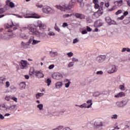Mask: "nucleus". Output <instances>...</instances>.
<instances>
[{
  "label": "nucleus",
  "mask_w": 130,
  "mask_h": 130,
  "mask_svg": "<svg viewBox=\"0 0 130 130\" xmlns=\"http://www.w3.org/2000/svg\"><path fill=\"white\" fill-rule=\"evenodd\" d=\"M75 7V3L70 2L69 4L68 5H56L55 8L57 9V10H60V11H62V12H67V11H71V9H73Z\"/></svg>",
  "instance_id": "nucleus-1"
},
{
  "label": "nucleus",
  "mask_w": 130,
  "mask_h": 130,
  "mask_svg": "<svg viewBox=\"0 0 130 130\" xmlns=\"http://www.w3.org/2000/svg\"><path fill=\"white\" fill-rule=\"evenodd\" d=\"M42 12L44 14H52L53 13H54V9L51 8L48 6H45L43 7Z\"/></svg>",
  "instance_id": "nucleus-2"
},
{
  "label": "nucleus",
  "mask_w": 130,
  "mask_h": 130,
  "mask_svg": "<svg viewBox=\"0 0 130 130\" xmlns=\"http://www.w3.org/2000/svg\"><path fill=\"white\" fill-rule=\"evenodd\" d=\"M28 30L32 33H34V34H36V35H37L38 34V31H37V29L35 27V25L33 24H29L28 25Z\"/></svg>",
  "instance_id": "nucleus-3"
},
{
  "label": "nucleus",
  "mask_w": 130,
  "mask_h": 130,
  "mask_svg": "<svg viewBox=\"0 0 130 130\" xmlns=\"http://www.w3.org/2000/svg\"><path fill=\"white\" fill-rule=\"evenodd\" d=\"M117 106L119 108H121L125 106L126 104H127V100H123L121 101L117 102L116 103Z\"/></svg>",
  "instance_id": "nucleus-4"
},
{
  "label": "nucleus",
  "mask_w": 130,
  "mask_h": 130,
  "mask_svg": "<svg viewBox=\"0 0 130 130\" xmlns=\"http://www.w3.org/2000/svg\"><path fill=\"white\" fill-rule=\"evenodd\" d=\"M6 10H9L10 8L13 9V8H15V4L14 3L11 2L10 0H7L6 1V6H5Z\"/></svg>",
  "instance_id": "nucleus-5"
},
{
  "label": "nucleus",
  "mask_w": 130,
  "mask_h": 130,
  "mask_svg": "<svg viewBox=\"0 0 130 130\" xmlns=\"http://www.w3.org/2000/svg\"><path fill=\"white\" fill-rule=\"evenodd\" d=\"M105 20L107 24L108 25H117V23H116V22L115 21L111 19L109 16H107L105 18Z\"/></svg>",
  "instance_id": "nucleus-6"
},
{
  "label": "nucleus",
  "mask_w": 130,
  "mask_h": 130,
  "mask_svg": "<svg viewBox=\"0 0 130 130\" xmlns=\"http://www.w3.org/2000/svg\"><path fill=\"white\" fill-rule=\"evenodd\" d=\"M116 72H117V67H116L115 65H111L110 69L107 72L108 74H113Z\"/></svg>",
  "instance_id": "nucleus-7"
},
{
  "label": "nucleus",
  "mask_w": 130,
  "mask_h": 130,
  "mask_svg": "<svg viewBox=\"0 0 130 130\" xmlns=\"http://www.w3.org/2000/svg\"><path fill=\"white\" fill-rule=\"evenodd\" d=\"M37 27H39L40 30H45L46 29V25L40 20L38 21Z\"/></svg>",
  "instance_id": "nucleus-8"
},
{
  "label": "nucleus",
  "mask_w": 130,
  "mask_h": 130,
  "mask_svg": "<svg viewBox=\"0 0 130 130\" xmlns=\"http://www.w3.org/2000/svg\"><path fill=\"white\" fill-rule=\"evenodd\" d=\"M103 25V23H102V21L101 20H98L95 21L94 24V27L95 28H99L102 26Z\"/></svg>",
  "instance_id": "nucleus-9"
},
{
  "label": "nucleus",
  "mask_w": 130,
  "mask_h": 130,
  "mask_svg": "<svg viewBox=\"0 0 130 130\" xmlns=\"http://www.w3.org/2000/svg\"><path fill=\"white\" fill-rule=\"evenodd\" d=\"M106 58V56L105 55L99 56L96 57V61L98 62H103V61H104V60H105Z\"/></svg>",
  "instance_id": "nucleus-10"
},
{
  "label": "nucleus",
  "mask_w": 130,
  "mask_h": 130,
  "mask_svg": "<svg viewBox=\"0 0 130 130\" xmlns=\"http://www.w3.org/2000/svg\"><path fill=\"white\" fill-rule=\"evenodd\" d=\"M74 16L76 18L80 19V20L84 19L86 18V16H85V15L80 13H75Z\"/></svg>",
  "instance_id": "nucleus-11"
},
{
  "label": "nucleus",
  "mask_w": 130,
  "mask_h": 130,
  "mask_svg": "<svg viewBox=\"0 0 130 130\" xmlns=\"http://www.w3.org/2000/svg\"><path fill=\"white\" fill-rule=\"evenodd\" d=\"M20 66L21 69H22V70H24V69H25L26 67H27V61L22 60L20 61Z\"/></svg>",
  "instance_id": "nucleus-12"
},
{
  "label": "nucleus",
  "mask_w": 130,
  "mask_h": 130,
  "mask_svg": "<svg viewBox=\"0 0 130 130\" xmlns=\"http://www.w3.org/2000/svg\"><path fill=\"white\" fill-rule=\"evenodd\" d=\"M36 77H37V78H39V79L44 78V74H43V72H42V71L41 70L38 71L37 73Z\"/></svg>",
  "instance_id": "nucleus-13"
},
{
  "label": "nucleus",
  "mask_w": 130,
  "mask_h": 130,
  "mask_svg": "<svg viewBox=\"0 0 130 130\" xmlns=\"http://www.w3.org/2000/svg\"><path fill=\"white\" fill-rule=\"evenodd\" d=\"M102 14H103V11L99 9L96 12L93 14V16H95L96 18H98L100 16H101Z\"/></svg>",
  "instance_id": "nucleus-14"
},
{
  "label": "nucleus",
  "mask_w": 130,
  "mask_h": 130,
  "mask_svg": "<svg viewBox=\"0 0 130 130\" xmlns=\"http://www.w3.org/2000/svg\"><path fill=\"white\" fill-rule=\"evenodd\" d=\"M123 4V1L122 0L117 1L114 2V5H115V6H118V7H121Z\"/></svg>",
  "instance_id": "nucleus-15"
},
{
  "label": "nucleus",
  "mask_w": 130,
  "mask_h": 130,
  "mask_svg": "<svg viewBox=\"0 0 130 130\" xmlns=\"http://www.w3.org/2000/svg\"><path fill=\"white\" fill-rule=\"evenodd\" d=\"M125 96V93L123 92H120L117 94L115 95L114 97L115 98H119V97H124Z\"/></svg>",
  "instance_id": "nucleus-16"
},
{
  "label": "nucleus",
  "mask_w": 130,
  "mask_h": 130,
  "mask_svg": "<svg viewBox=\"0 0 130 130\" xmlns=\"http://www.w3.org/2000/svg\"><path fill=\"white\" fill-rule=\"evenodd\" d=\"M6 80H7L6 77H0V86H3L6 83Z\"/></svg>",
  "instance_id": "nucleus-17"
},
{
  "label": "nucleus",
  "mask_w": 130,
  "mask_h": 130,
  "mask_svg": "<svg viewBox=\"0 0 130 130\" xmlns=\"http://www.w3.org/2000/svg\"><path fill=\"white\" fill-rule=\"evenodd\" d=\"M24 18H25L26 19H28L30 18H34L35 19H39L40 18V16L38 15H29V16H24Z\"/></svg>",
  "instance_id": "nucleus-18"
},
{
  "label": "nucleus",
  "mask_w": 130,
  "mask_h": 130,
  "mask_svg": "<svg viewBox=\"0 0 130 130\" xmlns=\"http://www.w3.org/2000/svg\"><path fill=\"white\" fill-rule=\"evenodd\" d=\"M100 126H103V124L102 123H99L97 122H95L94 123V128H99Z\"/></svg>",
  "instance_id": "nucleus-19"
},
{
  "label": "nucleus",
  "mask_w": 130,
  "mask_h": 130,
  "mask_svg": "<svg viewBox=\"0 0 130 130\" xmlns=\"http://www.w3.org/2000/svg\"><path fill=\"white\" fill-rule=\"evenodd\" d=\"M62 87V82H58L55 84V87L56 89H59Z\"/></svg>",
  "instance_id": "nucleus-20"
},
{
  "label": "nucleus",
  "mask_w": 130,
  "mask_h": 130,
  "mask_svg": "<svg viewBox=\"0 0 130 130\" xmlns=\"http://www.w3.org/2000/svg\"><path fill=\"white\" fill-rule=\"evenodd\" d=\"M58 54V53L57 52H53L52 51H50L49 55L51 56V57H54V56H56Z\"/></svg>",
  "instance_id": "nucleus-21"
},
{
  "label": "nucleus",
  "mask_w": 130,
  "mask_h": 130,
  "mask_svg": "<svg viewBox=\"0 0 130 130\" xmlns=\"http://www.w3.org/2000/svg\"><path fill=\"white\" fill-rule=\"evenodd\" d=\"M20 89L23 90L26 88V83L25 82H21L19 84Z\"/></svg>",
  "instance_id": "nucleus-22"
},
{
  "label": "nucleus",
  "mask_w": 130,
  "mask_h": 130,
  "mask_svg": "<svg viewBox=\"0 0 130 130\" xmlns=\"http://www.w3.org/2000/svg\"><path fill=\"white\" fill-rule=\"evenodd\" d=\"M37 71H36L35 70H30L29 71V75H31V76H37Z\"/></svg>",
  "instance_id": "nucleus-23"
},
{
  "label": "nucleus",
  "mask_w": 130,
  "mask_h": 130,
  "mask_svg": "<svg viewBox=\"0 0 130 130\" xmlns=\"http://www.w3.org/2000/svg\"><path fill=\"white\" fill-rule=\"evenodd\" d=\"M43 95H44V93L38 92L36 94V99H40V98L42 97Z\"/></svg>",
  "instance_id": "nucleus-24"
},
{
  "label": "nucleus",
  "mask_w": 130,
  "mask_h": 130,
  "mask_svg": "<svg viewBox=\"0 0 130 130\" xmlns=\"http://www.w3.org/2000/svg\"><path fill=\"white\" fill-rule=\"evenodd\" d=\"M86 103L88 105L87 107V108H90L93 104L92 103V100H89L86 102Z\"/></svg>",
  "instance_id": "nucleus-25"
},
{
  "label": "nucleus",
  "mask_w": 130,
  "mask_h": 130,
  "mask_svg": "<svg viewBox=\"0 0 130 130\" xmlns=\"http://www.w3.org/2000/svg\"><path fill=\"white\" fill-rule=\"evenodd\" d=\"M0 110H3V111H5L6 110H8V108L6 107V105H2L0 106Z\"/></svg>",
  "instance_id": "nucleus-26"
},
{
  "label": "nucleus",
  "mask_w": 130,
  "mask_h": 130,
  "mask_svg": "<svg viewBox=\"0 0 130 130\" xmlns=\"http://www.w3.org/2000/svg\"><path fill=\"white\" fill-rule=\"evenodd\" d=\"M40 42H41V41H38L35 39H33L31 44L32 45H36L37 44H38V43H40Z\"/></svg>",
  "instance_id": "nucleus-27"
},
{
  "label": "nucleus",
  "mask_w": 130,
  "mask_h": 130,
  "mask_svg": "<svg viewBox=\"0 0 130 130\" xmlns=\"http://www.w3.org/2000/svg\"><path fill=\"white\" fill-rule=\"evenodd\" d=\"M47 36V37H51V36H55V33H54V32L53 31H49V32H48Z\"/></svg>",
  "instance_id": "nucleus-28"
},
{
  "label": "nucleus",
  "mask_w": 130,
  "mask_h": 130,
  "mask_svg": "<svg viewBox=\"0 0 130 130\" xmlns=\"http://www.w3.org/2000/svg\"><path fill=\"white\" fill-rule=\"evenodd\" d=\"M0 39H3L4 40H9V38L6 36H4L3 34H0Z\"/></svg>",
  "instance_id": "nucleus-29"
},
{
  "label": "nucleus",
  "mask_w": 130,
  "mask_h": 130,
  "mask_svg": "<svg viewBox=\"0 0 130 130\" xmlns=\"http://www.w3.org/2000/svg\"><path fill=\"white\" fill-rule=\"evenodd\" d=\"M57 77L62 78V75L61 74H56L55 75L53 76V78L56 80H58V78H57Z\"/></svg>",
  "instance_id": "nucleus-30"
},
{
  "label": "nucleus",
  "mask_w": 130,
  "mask_h": 130,
  "mask_svg": "<svg viewBox=\"0 0 130 130\" xmlns=\"http://www.w3.org/2000/svg\"><path fill=\"white\" fill-rule=\"evenodd\" d=\"M100 94H103V93L96 91L93 93V95L94 96V97H98V96H99Z\"/></svg>",
  "instance_id": "nucleus-31"
},
{
  "label": "nucleus",
  "mask_w": 130,
  "mask_h": 130,
  "mask_svg": "<svg viewBox=\"0 0 130 130\" xmlns=\"http://www.w3.org/2000/svg\"><path fill=\"white\" fill-rule=\"evenodd\" d=\"M17 107L16 105L11 106V107L8 108V109H9V110H11V111H14V110H15V107Z\"/></svg>",
  "instance_id": "nucleus-32"
},
{
  "label": "nucleus",
  "mask_w": 130,
  "mask_h": 130,
  "mask_svg": "<svg viewBox=\"0 0 130 130\" xmlns=\"http://www.w3.org/2000/svg\"><path fill=\"white\" fill-rule=\"evenodd\" d=\"M54 29L55 30V31H57V32H60V28H59V27L57 26V25L56 23H55V24Z\"/></svg>",
  "instance_id": "nucleus-33"
},
{
  "label": "nucleus",
  "mask_w": 130,
  "mask_h": 130,
  "mask_svg": "<svg viewBox=\"0 0 130 130\" xmlns=\"http://www.w3.org/2000/svg\"><path fill=\"white\" fill-rule=\"evenodd\" d=\"M45 82L47 84V86H49L51 84V80L50 78H48Z\"/></svg>",
  "instance_id": "nucleus-34"
},
{
  "label": "nucleus",
  "mask_w": 130,
  "mask_h": 130,
  "mask_svg": "<svg viewBox=\"0 0 130 130\" xmlns=\"http://www.w3.org/2000/svg\"><path fill=\"white\" fill-rule=\"evenodd\" d=\"M86 21L87 23H92V19H91V18H90V17L89 16L86 17Z\"/></svg>",
  "instance_id": "nucleus-35"
},
{
  "label": "nucleus",
  "mask_w": 130,
  "mask_h": 130,
  "mask_svg": "<svg viewBox=\"0 0 130 130\" xmlns=\"http://www.w3.org/2000/svg\"><path fill=\"white\" fill-rule=\"evenodd\" d=\"M37 107L38 108H39L40 110H42V109H43V104H39L37 105Z\"/></svg>",
  "instance_id": "nucleus-36"
},
{
  "label": "nucleus",
  "mask_w": 130,
  "mask_h": 130,
  "mask_svg": "<svg viewBox=\"0 0 130 130\" xmlns=\"http://www.w3.org/2000/svg\"><path fill=\"white\" fill-rule=\"evenodd\" d=\"M111 117L112 119H117L118 115H117V114H114L112 115Z\"/></svg>",
  "instance_id": "nucleus-37"
},
{
  "label": "nucleus",
  "mask_w": 130,
  "mask_h": 130,
  "mask_svg": "<svg viewBox=\"0 0 130 130\" xmlns=\"http://www.w3.org/2000/svg\"><path fill=\"white\" fill-rule=\"evenodd\" d=\"M103 6H104V2H101L100 6V8L99 10H100L101 11H103Z\"/></svg>",
  "instance_id": "nucleus-38"
},
{
  "label": "nucleus",
  "mask_w": 130,
  "mask_h": 130,
  "mask_svg": "<svg viewBox=\"0 0 130 130\" xmlns=\"http://www.w3.org/2000/svg\"><path fill=\"white\" fill-rule=\"evenodd\" d=\"M80 41V40L78 38H75L73 40V44H76Z\"/></svg>",
  "instance_id": "nucleus-39"
},
{
  "label": "nucleus",
  "mask_w": 130,
  "mask_h": 130,
  "mask_svg": "<svg viewBox=\"0 0 130 130\" xmlns=\"http://www.w3.org/2000/svg\"><path fill=\"white\" fill-rule=\"evenodd\" d=\"M129 23V20L127 19H124L123 21V24H124V25H127V24H128Z\"/></svg>",
  "instance_id": "nucleus-40"
},
{
  "label": "nucleus",
  "mask_w": 130,
  "mask_h": 130,
  "mask_svg": "<svg viewBox=\"0 0 130 130\" xmlns=\"http://www.w3.org/2000/svg\"><path fill=\"white\" fill-rule=\"evenodd\" d=\"M20 37H21V38H23V39H27V38H28V37L24 34L20 35Z\"/></svg>",
  "instance_id": "nucleus-41"
},
{
  "label": "nucleus",
  "mask_w": 130,
  "mask_h": 130,
  "mask_svg": "<svg viewBox=\"0 0 130 130\" xmlns=\"http://www.w3.org/2000/svg\"><path fill=\"white\" fill-rule=\"evenodd\" d=\"M11 100L15 101V102H18V99L15 96H11Z\"/></svg>",
  "instance_id": "nucleus-42"
},
{
  "label": "nucleus",
  "mask_w": 130,
  "mask_h": 130,
  "mask_svg": "<svg viewBox=\"0 0 130 130\" xmlns=\"http://www.w3.org/2000/svg\"><path fill=\"white\" fill-rule=\"evenodd\" d=\"M67 55L68 56V57H72L73 55H74V53L73 52H70L69 53H67Z\"/></svg>",
  "instance_id": "nucleus-43"
},
{
  "label": "nucleus",
  "mask_w": 130,
  "mask_h": 130,
  "mask_svg": "<svg viewBox=\"0 0 130 130\" xmlns=\"http://www.w3.org/2000/svg\"><path fill=\"white\" fill-rule=\"evenodd\" d=\"M4 27L5 29H9V28H12V26H10V25H9V24L8 23L5 24Z\"/></svg>",
  "instance_id": "nucleus-44"
},
{
  "label": "nucleus",
  "mask_w": 130,
  "mask_h": 130,
  "mask_svg": "<svg viewBox=\"0 0 130 130\" xmlns=\"http://www.w3.org/2000/svg\"><path fill=\"white\" fill-rule=\"evenodd\" d=\"M71 81H69V82L65 83L66 88H69V87H70V85H71Z\"/></svg>",
  "instance_id": "nucleus-45"
},
{
  "label": "nucleus",
  "mask_w": 130,
  "mask_h": 130,
  "mask_svg": "<svg viewBox=\"0 0 130 130\" xmlns=\"http://www.w3.org/2000/svg\"><path fill=\"white\" fill-rule=\"evenodd\" d=\"M94 8L95 9H99H99L100 8V5H99V4H98V3L94 4Z\"/></svg>",
  "instance_id": "nucleus-46"
},
{
  "label": "nucleus",
  "mask_w": 130,
  "mask_h": 130,
  "mask_svg": "<svg viewBox=\"0 0 130 130\" xmlns=\"http://www.w3.org/2000/svg\"><path fill=\"white\" fill-rule=\"evenodd\" d=\"M26 45H27V43L21 42V46H22V47H25V46H26Z\"/></svg>",
  "instance_id": "nucleus-47"
},
{
  "label": "nucleus",
  "mask_w": 130,
  "mask_h": 130,
  "mask_svg": "<svg viewBox=\"0 0 130 130\" xmlns=\"http://www.w3.org/2000/svg\"><path fill=\"white\" fill-rule=\"evenodd\" d=\"M5 99L6 100V101H10V100L11 99V97L10 96H6Z\"/></svg>",
  "instance_id": "nucleus-48"
},
{
  "label": "nucleus",
  "mask_w": 130,
  "mask_h": 130,
  "mask_svg": "<svg viewBox=\"0 0 130 130\" xmlns=\"http://www.w3.org/2000/svg\"><path fill=\"white\" fill-rule=\"evenodd\" d=\"M10 85L11 84L10 83V82L7 81L6 82V88H9Z\"/></svg>",
  "instance_id": "nucleus-49"
},
{
  "label": "nucleus",
  "mask_w": 130,
  "mask_h": 130,
  "mask_svg": "<svg viewBox=\"0 0 130 130\" xmlns=\"http://www.w3.org/2000/svg\"><path fill=\"white\" fill-rule=\"evenodd\" d=\"M63 126H62V125L59 126L58 127H57L56 128H54V129H58V130H60V129H62Z\"/></svg>",
  "instance_id": "nucleus-50"
},
{
  "label": "nucleus",
  "mask_w": 130,
  "mask_h": 130,
  "mask_svg": "<svg viewBox=\"0 0 130 130\" xmlns=\"http://www.w3.org/2000/svg\"><path fill=\"white\" fill-rule=\"evenodd\" d=\"M72 14H64L63 15V18H69V17H71Z\"/></svg>",
  "instance_id": "nucleus-51"
},
{
  "label": "nucleus",
  "mask_w": 130,
  "mask_h": 130,
  "mask_svg": "<svg viewBox=\"0 0 130 130\" xmlns=\"http://www.w3.org/2000/svg\"><path fill=\"white\" fill-rule=\"evenodd\" d=\"M74 62H70L69 64V67L72 68L74 67Z\"/></svg>",
  "instance_id": "nucleus-52"
},
{
  "label": "nucleus",
  "mask_w": 130,
  "mask_h": 130,
  "mask_svg": "<svg viewBox=\"0 0 130 130\" xmlns=\"http://www.w3.org/2000/svg\"><path fill=\"white\" fill-rule=\"evenodd\" d=\"M69 26V24H68V23L67 22H64L62 24V27L63 28H66V27H68Z\"/></svg>",
  "instance_id": "nucleus-53"
},
{
  "label": "nucleus",
  "mask_w": 130,
  "mask_h": 130,
  "mask_svg": "<svg viewBox=\"0 0 130 130\" xmlns=\"http://www.w3.org/2000/svg\"><path fill=\"white\" fill-rule=\"evenodd\" d=\"M121 13H122V11L121 10H119L115 13V14L119 15V14H121Z\"/></svg>",
  "instance_id": "nucleus-54"
},
{
  "label": "nucleus",
  "mask_w": 130,
  "mask_h": 130,
  "mask_svg": "<svg viewBox=\"0 0 130 130\" xmlns=\"http://www.w3.org/2000/svg\"><path fill=\"white\" fill-rule=\"evenodd\" d=\"M116 9V6H113L112 8L109 10V12H112V11H114Z\"/></svg>",
  "instance_id": "nucleus-55"
},
{
  "label": "nucleus",
  "mask_w": 130,
  "mask_h": 130,
  "mask_svg": "<svg viewBox=\"0 0 130 130\" xmlns=\"http://www.w3.org/2000/svg\"><path fill=\"white\" fill-rule=\"evenodd\" d=\"M86 30L88 32H91V31H92V28L89 26H86Z\"/></svg>",
  "instance_id": "nucleus-56"
},
{
  "label": "nucleus",
  "mask_w": 130,
  "mask_h": 130,
  "mask_svg": "<svg viewBox=\"0 0 130 130\" xmlns=\"http://www.w3.org/2000/svg\"><path fill=\"white\" fill-rule=\"evenodd\" d=\"M124 18V16L123 15H122L120 17L117 18V20L119 21V20H123Z\"/></svg>",
  "instance_id": "nucleus-57"
},
{
  "label": "nucleus",
  "mask_w": 130,
  "mask_h": 130,
  "mask_svg": "<svg viewBox=\"0 0 130 130\" xmlns=\"http://www.w3.org/2000/svg\"><path fill=\"white\" fill-rule=\"evenodd\" d=\"M119 89H120V90H121V91H124V86L123 85H120L119 86Z\"/></svg>",
  "instance_id": "nucleus-58"
},
{
  "label": "nucleus",
  "mask_w": 130,
  "mask_h": 130,
  "mask_svg": "<svg viewBox=\"0 0 130 130\" xmlns=\"http://www.w3.org/2000/svg\"><path fill=\"white\" fill-rule=\"evenodd\" d=\"M36 7L39 8V9H42V8H43V5H38V4H37L36 5Z\"/></svg>",
  "instance_id": "nucleus-59"
},
{
  "label": "nucleus",
  "mask_w": 130,
  "mask_h": 130,
  "mask_svg": "<svg viewBox=\"0 0 130 130\" xmlns=\"http://www.w3.org/2000/svg\"><path fill=\"white\" fill-rule=\"evenodd\" d=\"M54 68V64H51L49 66V70H52Z\"/></svg>",
  "instance_id": "nucleus-60"
},
{
  "label": "nucleus",
  "mask_w": 130,
  "mask_h": 130,
  "mask_svg": "<svg viewBox=\"0 0 130 130\" xmlns=\"http://www.w3.org/2000/svg\"><path fill=\"white\" fill-rule=\"evenodd\" d=\"M96 75H103V72L102 71H98L96 72Z\"/></svg>",
  "instance_id": "nucleus-61"
},
{
  "label": "nucleus",
  "mask_w": 130,
  "mask_h": 130,
  "mask_svg": "<svg viewBox=\"0 0 130 130\" xmlns=\"http://www.w3.org/2000/svg\"><path fill=\"white\" fill-rule=\"evenodd\" d=\"M12 24L13 26H14L15 27H19V23H14L12 22Z\"/></svg>",
  "instance_id": "nucleus-62"
},
{
  "label": "nucleus",
  "mask_w": 130,
  "mask_h": 130,
  "mask_svg": "<svg viewBox=\"0 0 130 130\" xmlns=\"http://www.w3.org/2000/svg\"><path fill=\"white\" fill-rule=\"evenodd\" d=\"M127 15H128V12L127 11H125L124 13H123V16L124 17H125V16H127Z\"/></svg>",
  "instance_id": "nucleus-63"
},
{
  "label": "nucleus",
  "mask_w": 130,
  "mask_h": 130,
  "mask_svg": "<svg viewBox=\"0 0 130 130\" xmlns=\"http://www.w3.org/2000/svg\"><path fill=\"white\" fill-rule=\"evenodd\" d=\"M5 12V10L3 8L0 9V15L3 14Z\"/></svg>",
  "instance_id": "nucleus-64"
}]
</instances>
